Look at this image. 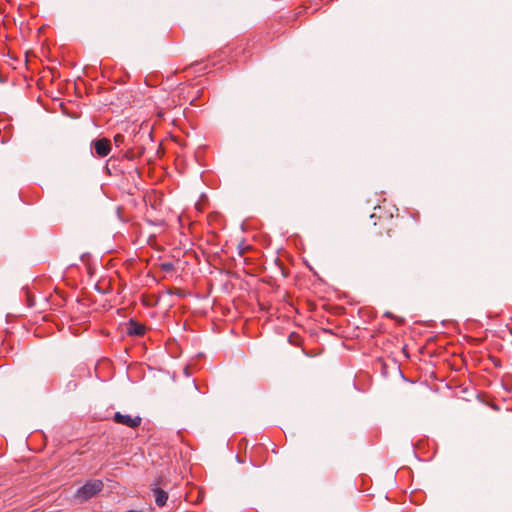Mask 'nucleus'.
Here are the masks:
<instances>
[{
	"mask_svg": "<svg viewBox=\"0 0 512 512\" xmlns=\"http://www.w3.org/2000/svg\"><path fill=\"white\" fill-rule=\"evenodd\" d=\"M104 483L100 479H93L87 481L83 486L79 487L74 493V500L83 503L103 490Z\"/></svg>",
	"mask_w": 512,
	"mask_h": 512,
	"instance_id": "1",
	"label": "nucleus"
},
{
	"mask_svg": "<svg viewBox=\"0 0 512 512\" xmlns=\"http://www.w3.org/2000/svg\"><path fill=\"white\" fill-rule=\"evenodd\" d=\"M114 421L118 424L125 425L127 427L136 428L141 424V417H131L130 415L121 414L120 412H116L114 414Z\"/></svg>",
	"mask_w": 512,
	"mask_h": 512,
	"instance_id": "2",
	"label": "nucleus"
},
{
	"mask_svg": "<svg viewBox=\"0 0 512 512\" xmlns=\"http://www.w3.org/2000/svg\"><path fill=\"white\" fill-rule=\"evenodd\" d=\"M95 153L99 157H105L110 153L111 145L110 141L106 138H102L93 142Z\"/></svg>",
	"mask_w": 512,
	"mask_h": 512,
	"instance_id": "3",
	"label": "nucleus"
},
{
	"mask_svg": "<svg viewBox=\"0 0 512 512\" xmlns=\"http://www.w3.org/2000/svg\"><path fill=\"white\" fill-rule=\"evenodd\" d=\"M152 492L155 498V503L159 507H163L168 500V493L158 487L152 488Z\"/></svg>",
	"mask_w": 512,
	"mask_h": 512,
	"instance_id": "4",
	"label": "nucleus"
},
{
	"mask_svg": "<svg viewBox=\"0 0 512 512\" xmlns=\"http://www.w3.org/2000/svg\"><path fill=\"white\" fill-rule=\"evenodd\" d=\"M145 333V327L136 321L131 320L128 326V334L142 336Z\"/></svg>",
	"mask_w": 512,
	"mask_h": 512,
	"instance_id": "5",
	"label": "nucleus"
},
{
	"mask_svg": "<svg viewBox=\"0 0 512 512\" xmlns=\"http://www.w3.org/2000/svg\"><path fill=\"white\" fill-rule=\"evenodd\" d=\"M124 140V136L121 135V134H117L115 137H114V142L116 143L117 146H119Z\"/></svg>",
	"mask_w": 512,
	"mask_h": 512,
	"instance_id": "6",
	"label": "nucleus"
},
{
	"mask_svg": "<svg viewBox=\"0 0 512 512\" xmlns=\"http://www.w3.org/2000/svg\"><path fill=\"white\" fill-rule=\"evenodd\" d=\"M385 315H386L387 317H391V314H390L389 312H387Z\"/></svg>",
	"mask_w": 512,
	"mask_h": 512,
	"instance_id": "7",
	"label": "nucleus"
},
{
	"mask_svg": "<svg viewBox=\"0 0 512 512\" xmlns=\"http://www.w3.org/2000/svg\"><path fill=\"white\" fill-rule=\"evenodd\" d=\"M128 512H140V511H136V510H129Z\"/></svg>",
	"mask_w": 512,
	"mask_h": 512,
	"instance_id": "8",
	"label": "nucleus"
}]
</instances>
